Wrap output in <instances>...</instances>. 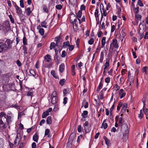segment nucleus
<instances>
[{
    "instance_id": "f257e3e1",
    "label": "nucleus",
    "mask_w": 148,
    "mask_h": 148,
    "mask_svg": "<svg viewBox=\"0 0 148 148\" xmlns=\"http://www.w3.org/2000/svg\"><path fill=\"white\" fill-rule=\"evenodd\" d=\"M13 115L10 112L7 114L1 112L0 114V127L3 129L5 128L8 125L10 124L13 120Z\"/></svg>"
},
{
    "instance_id": "f03ea898",
    "label": "nucleus",
    "mask_w": 148,
    "mask_h": 148,
    "mask_svg": "<svg viewBox=\"0 0 148 148\" xmlns=\"http://www.w3.org/2000/svg\"><path fill=\"white\" fill-rule=\"evenodd\" d=\"M121 129L124 131L122 139L124 141H126L128 139L129 133L127 125L126 123L123 124L121 126Z\"/></svg>"
},
{
    "instance_id": "7ed1b4c3",
    "label": "nucleus",
    "mask_w": 148,
    "mask_h": 148,
    "mask_svg": "<svg viewBox=\"0 0 148 148\" xmlns=\"http://www.w3.org/2000/svg\"><path fill=\"white\" fill-rule=\"evenodd\" d=\"M51 103L53 104H55L58 101L57 94L56 91H53L51 95Z\"/></svg>"
},
{
    "instance_id": "20e7f679",
    "label": "nucleus",
    "mask_w": 148,
    "mask_h": 148,
    "mask_svg": "<svg viewBox=\"0 0 148 148\" xmlns=\"http://www.w3.org/2000/svg\"><path fill=\"white\" fill-rule=\"evenodd\" d=\"M70 21L71 23L73 25V27L75 25L77 27V17L75 14H73L70 17Z\"/></svg>"
},
{
    "instance_id": "39448f33",
    "label": "nucleus",
    "mask_w": 148,
    "mask_h": 148,
    "mask_svg": "<svg viewBox=\"0 0 148 148\" xmlns=\"http://www.w3.org/2000/svg\"><path fill=\"white\" fill-rule=\"evenodd\" d=\"M21 138V134L19 133H17L16 140L14 142V144L16 145H18L20 142Z\"/></svg>"
},
{
    "instance_id": "423d86ee",
    "label": "nucleus",
    "mask_w": 148,
    "mask_h": 148,
    "mask_svg": "<svg viewBox=\"0 0 148 148\" xmlns=\"http://www.w3.org/2000/svg\"><path fill=\"white\" fill-rule=\"evenodd\" d=\"M112 46L116 49H118L119 48V45L116 39H114L112 40V42L110 45V50Z\"/></svg>"
},
{
    "instance_id": "0eeeda50",
    "label": "nucleus",
    "mask_w": 148,
    "mask_h": 148,
    "mask_svg": "<svg viewBox=\"0 0 148 148\" xmlns=\"http://www.w3.org/2000/svg\"><path fill=\"white\" fill-rule=\"evenodd\" d=\"M6 47V45L4 43H0V52H2L4 50H7V47Z\"/></svg>"
},
{
    "instance_id": "6e6552de",
    "label": "nucleus",
    "mask_w": 148,
    "mask_h": 148,
    "mask_svg": "<svg viewBox=\"0 0 148 148\" xmlns=\"http://www.w3.org/2000/svg\"><path fill=\"white\" fill-rule=\"evenodd\" d=\"M12 41L9 40H7L5 43V44L6 45V46L7 47V49L11 48L12 47Z\"/></svg>"
},
{
    "instance_id": "1a4fd4ad",
    "label": "nucleus",
    "mask_w": 148,
    "mask_h": 148,
    "mask_svg": "<svg viewBox=\"0 0 148 148\" xmlns=\"http://www.w3.org/2000/svg\"><path fill=\"white\" fill-rule=\"evenodd\" d=\"M15 7L16 10V13L18 15H20L22 14V11L21 8L17 6L16 4L15 5Z\"/></svg>"
},
{
    "instance_id": "9d476101",
    "label": "nucleus",
    "mask_w": 148,
    "mask_h": 148,
    "mask_svg": "<svg viewBox=\"0 0 148 148\" xmlns=\"http://www.w3.org/2000/svg\"><path fill=\"white\" fill-rule=\"evenodd\" d=\"M127 105L126 103H124L123 104L121 109V112L122 113H124L127 108Z\"/></svg>"
},
{
    "instance_id": "9b49d317",
    "label": "nucleus",
    "mask_w": 148,
    "mask_h": 148,
    "mask_svg": "<svg viewBox=\"0 0 148 148\" xmlns=\"http://www.w3.org/2000/svg\"><path fill=\"white\" fill-rule=\"evenodd\" d=\"M82 15V11L81 10H79L78 12L77 13V18H78V19L79 21V23L80 24H81V21H80L79 18H80Z\"/></svg>"
},
{
    "instance_id": "f8f14e48",
    "label": "nucleus",
    "mask_w": 148,
    "mask_h": 148,
    "mask_svg": "<svg viewBox=\"0 0 148 148\" xmlns=\"http://www.w3.org/2000/svg\"><path fill=\"white\" fill-rule=\"evenodd\" d=\"M109 62H110V60L109 59L106 60V61L105 62V64L104 65V69H107L109 66Z\"/></svg>"
},
{
    "instance_id": "ddd939ff",
    "label": "nucleus",
    "mask_w": 148,
    "mask_h": 148,
    "mask_svg": "<svg viewBox=\"0 0 148 148\" xmlns=\"http://www.w3.org/2000/svg\"><path fill=\"white\" fill-rule=\"evenodd\" d=\"M44 58L45 61L49 62L51 60V57L50 55L47 54L44 56Z\"/></svg>"
},
{
    "instance_id": "4468645a",
    "label": "nucleus",
    "mask_w": 148,
    "mask_h": 148,
    "mask_svg": "<svg viewBox=\"0 0 148 148\" xmlns=\"http://www.w3.org/2000/svg\"><path fill=\"white\" fill-rule=\"evenodd\" d=\"M102 9L103 10V12L102 13L101 9L100 8V10L101 14V21L102 20L103 16H107V12L106 10H104V9Z\"/></svg>"
},
{
    "instance_id": "2eb2a0df",
    "label": "nucleus",
    "mask_w": 148,
    "mask_h": 148,
    "mask_svg": "<svg viewBox=\"0 0 148 148\" xmlns=\"http://www.w3.org/2000/svg\"><path fill=\"white\" fill-rule=\"evenodd\" d=\"M106 37H103L101 40V48H103L104 47L106 43Z\"/></svg>"
},
{
    "instance_id": "dca6fc26",
    "label": "nucleus",
    "mask_w": 148,
    "mask_h": 148,
    "mask_svg": "<svg viewBox=\"0 0 148 148\" xmlns=\"http://www.w3.org/2000/svg\"><path fill=\"white\" fill-rule=\"evenodd\" d=\"M25 12L26 15L27 16H29L31 14L32 11L31 10V8L29 7L27 8L25 10Z\"/></svg>"
},
{
    "instance_id": "f3484780",
    "label": "nucleus",
    "mask_w": 148,
    "mask_h": 148,
    "mask_svg": "<svg viewBox=\"0 0 148 148\" xmlns=\"http://www.w3.org/2000/svg\"><path fill=\"white\" fill-rule=\"evenodd\" d=\"M104 58V54L103 51H101L100 53L99 62L101 63H102Z\"/></svg>"
},
{
    "instance_id": "a211bd4d",
    "label": "nucleus",
    "mask_w": 148,
    "mask_h": 148,
    "mask_svg": "<svg viewBox=\"0 0 148 148\" xmlns=\"http://www.w3.org/2000/svg\"><path fill=\"white\" fill-rule=\"evenodd\" d=\"M134 79L132 77V78H130L128 77V82H130V86H132L134 84Z\"/></svg>"
},
{
    "instance_id": "6ab92c4d",
    "label": "nucleus",
    "mask_w": 148,
    "mask_h": 148,
    "mask_svg": "<svg viewBox=\"0 0 148 148\" xmlns=\"http://www.w3.org/2000/svg\"><path fill=\"white\" fill-rule=\"evenodd\" d=\"M64 67V64H62L59 66V70L61 73L63 72Z\"/></svg>"
},
{
    "instance_id": "aec40b11",
    "label": "nucleus",
    "mask_w": 148,
    "mask_h": 148,
    "mask_svg": "<svg viewBox=\"0 0 148 148\" xmlns=\"http://www.w3.org/2000/svg\"><path fill=\"white\" fill-rule=\"evenodd\" d=\"M88 112L87 111L85 110L83 112L82 114L81 115L83 118H86L88 116Z\"/></svg>"
},
{
    "instance_id": "412c9836",
    "label": "nucleus",
    "mask_w": 148,
    "mask_h": 148,
    "mask_svg": "<svg viewBox=\"0 0 148 148\" xmlns=\"http://www.w3.org/2000/svg\"><path fill=\"white\" fill-rule=\"evenodd\" d=\"M103 139H104L106 143L108 146L110 145V141L106 137L104 136L103 137Z\"/></svg>"
},
{
    "instance_id": "4be33fe9",
    "label": "nucleus",
    "mask_w": 148,
    "mask_h": 148,
    "mask_svg": "<svg viewBox=\"0 0 148 148\" xmlns=\"http://www.w3.org/2000/svg\"><path fill=\"white\" fill-rule=\"evenodd\" d=\"M46 122L48 124H51L52 122V120L50 116H49L47 117V120H46Z\"/></svg>"
},
{
    "instance_id": "5701e85b",
    "label": "nucleus",
    "mask_w": 148,
    "mask_h": 148,
    "mask_svg": "<svg viewBox=\"0 0 148 148\" xmlns=\"http://www.w3.org/2000/svg\"><path fill=\"white\" fill-rule=\"evenodd\" d=\"M33 140L35 142L37 143L38 142V137L36 134H35L33 136Z\"/></svg>"
},
{
    "instance_id": "b1692460",
    "label": "nucleus",
    "mask_w": 148,
    "mask_h": 148,
    "mask_svg": "<svg viewBox=\"0 0 148 148\" xmlns=\"http://www.w3.org/2000/svg\"><path fill=\"white\" fill-rule=\"evenodd\" d=\"M77 0H69V4L71 5L74 6L77 3Z\"/></svg>"
},
{
    "instance_id": "393cba45",
    "label": "nucleus",
    "mask_w": 148,
    "mask_h": 148,
    "mask_svg": "<svg viewBox=\"0 0 148 148\" xmlns=\"http://www.w3.org/2000/svg\"><path fill=\"white\" fill-rule=\"evenodd\" d=\"M23 53L24 54V55L25 56L27 54V48L26 46H23Z\"/></svg>"
},
{
    "instance_id": "a878e982",
    "label": "nucleus",
    "mask_w": 148,
    "mask_h": 148,
    "mask_svg": "<svg viewBox=\"0 0 148 148\" xmlns=\"http://www.w3.org/2000/svg\"><path fill=\"white\" fill-rule=\"evenodd\" d=\"M49 114V113L47 111L44 112L42 115V118H45Z\"/></svg>"
},
{
    "instance_id": "bb28decb",
    "label": "nucleus",
    "mask_w": 148,
    "mask_h": 148,
    "mask_svg": "<svg viewBox=\"0 0 148 148\" xmlns=\"http://www.w3.org/2000/svg\"><path fill=\"white\" fill-rule=\"evenodd\" d=\"M88 121H86L84 124V130H85V132H90V131L89 130H88V131H87V130L86 129V128L85 127L88 126Z\"/></svg>"
},
{
    "instance_id": "cd10ccee",
    "label": "nucleus",
    "mask_w": 148,
    "mask_h": 148,
    "mask_svg": "<svg viewBox=\"0 0 148 148\" xmlns=\"http://www.w3.org/2000/svg\"><path fill=\"white\" fill-rule=\"evenodd\" d=\"M98 12V8H96L95 12V16L96 20L99 17Z\"/></svg>"
},
{
    "instance_id": "c85d7f7f",
    "label": "nucleus",
    "mask_w": 148,
    "mask_h": 148,
    "mask_svg": "<svg viewBox=\"0 0 148 148\" xmlns=\"http://www.w3.org/2000/svg\"><path fill=\"white\" fill-rule=\"evenodd\" d=\"M30 74L29 75L30 76H33L34 77H35L36 75L34 71V70H33L32 69H31V70H30Z\"/></svg>"
},
{
    "instance_id": "c756f323",
    "label": "nucleus",
    "mask_w": 148,
    "mask_h": 148,
    "mask_svg": "<svg viewBox=\"0 0 148 148\" xmlns=\"http://www.w3.org/2000/svg\"><path fill=\"white\" fill-rule=\"evenodd\" d=\"M51 75L55 78H57L58 77V76L56 75L55 71H51Z\"/></svg>"
},
{
    "instance_id": "7c9ffc66",
    "label": "nucleus",
    "mask_w": 148,
    "mask_h": 148,
    "mask_svg": "<svg viewBox=\"0 0 148 148\" xmlns=\"http://www.w3.org/2000/svg\"><path fill=\"white\" fill-rule=\"evenodd\" d=\"M4 144V140L3 138H0V148H3Z\"/></svg>"
},
{
    "instance_id": "2f4dec72",
    "label": "nucleus",
    "mask_w": 148,
    "mask_h": 148,
    "mask_svg": "<svg viewBox=\"0 0 148 148\" xmlns=\"http://www.w3.org/2000/svg\"><path fill=\"white\" fill-rule=\"evenodd\" d=\"M70 45L69 42V41H67L66 42H64L63 43L62 46L63 47H65L66 46H69Z\"/></svg>"
},
{
    "instance_id": "473e14b6",
    "label": "nucleus",
    "mask_w": 148,
    "mask_h": 148,
    "mask_svg": "<svg viewBox=\"0 0 148 148\" xmlns=\"http://www.w3.org/2000/svg\"><path fill=\"white\" fill-rule=\"evenodd\" d=\"M39 32L42 36L44 34V30L42 28H40L39 29Z\"/></svg>"
},
{
    "instance_id": "72a5a7b5",
    "label": "nucleus",
    "mask_w": 148,
    "mask_h": 148,
    "mask_svg": "<svg viewBox=\"0 0 148 148\" xmlns=\"http://www.w3.org/2000/svg\"><path fill=\"white\" fill-rule=\"evenodd\" d=\"M144 38L146 39H148V28L146 29V32L145 34Z\"/></svg>"
},
{
    "instance_id": "f704fd0d",
    "label": "nucleus",
    "mask_w": 148,
    "mask_h": 148,
    "mask_svg": "<svg viewBox=\"0 0 148 148\" xmlns=\"http://www.w3.org/2000/svg\"><path fill=\"white\" fill-rule=\"evenodd\" d=\"M139 7H137L136 8L134 7L133 8V10L135 13H137L139 11Z\"/></svg>"
},
{
    "instance_id": "c9c22d12",
    "label": "nucleus",
    "mask_w": 148,
    "mask_h": 148,
    "mask_svg": "<svg viewBox=\"0 0 148 148\" xmlns=\"http://www.w3.org/2000/svg\"><path fill=\"white\" fill-rule=\"evenodd\" d=\"M23 42L24 45L27 44V39L25 36H24L23 38Z\"/></svg>"
},
{
    "instance_id": "e433bc0d",
    "label": "nucleus",
    "mask_w": 148,
    "mask_h": 148,
    "mask_svg": "<svg viewBox=\"0 0 148 148\" xmlns=\"http://www.w3.org/2000/svg\"><path fill=\"white\" fill-rule=\"evenodd\" d=\"M65 82V79H63L60 80L59 82V84L60 85H63Z\"/></svg>"
},
{
    "instance_id": "4c0bfd02",
    "label": "nucleus",
    "mask_w": 148,
    "mask_h": 148,
    "mask_svg": "<svg viewBox=\"0 0 148 148\" xmlns=\"http://www.w3.org/2000/svg\"><path fill=\"white\" fill-rule=\"evenodd\" d=\"M123 104L121 102L119 103V104L117 106V110H120V108L122 106Z\"/></svg>"
},
{
    "instance_id": "58836bf2",
    "label": "nucleus",
    "mask_w": 148,
    "mask_h": 148,
    "mask_svg": "<svg viewBox=\"0 0 148 148\" xmlns=\"http://www.w3.org/2000/svg\"><path fill=\"white\" fill-rule=\"evenodd\" d=\"M124 82V80L123 77H121L119 80V84H123Z\"/></svg>"
},
{
    "instance_id": "ea45409f",
    "label": "nucleus",
    "mask_w": 148,
    "mask_h": 148,
    "mask_svg": "<svg viewBox=\"0 0 148 148\" xmlns=\"http://www.w3.org/2000/svg\"><path fill=\"white\" fill-rule=\"evenodd\" d=\"M55 46V44L53 42H52L50 44V49L51 50Z\"/></svg>"
},
{
    "instance_id": "a19ab883",
    "label": "nucleus",
    "mask_w": 148,
    "mask_h": 148,
    "mask_svg": "<svg viewBox=\"0 0 148 148\" xmlns=\"http://www.w3.org/2000/svg\"><path fill=\"white\" fill-rule=\"evenodd\" d=\"M110 80V77H108L105 79V82L107 83H109Z\"/></svg>"
},
{
    "instance_id": "79ce46f5",
    "label": "nucleus",
    "mask_w": 148,
    "mask_h": 148,
    "mask_svg": "<svg viewBox=\"0 0 148 148\" xmlns=\"http://www.w3.org/2000/svg\"><path fill=\"white\" fill-rule=\"evenodd\" d=\"M67 54V53L65 51H63L61 54V57L62 58H64Z\"/></svg>"
},
{
    "instance_id": "37998d69",
    "label": "nucleus",
    "mask_w": 148,
    "mask_h": 148,
    "mask_svg": "<svg viewBox=\"0 0 148 148\" xmlns=\"http://www.w3.org/2000/svg\"><path fill=\"white\" fill-rule=\"evenodd\" d=\"M102 127L104 129H106L108 127V124L106 123H103L102 124Z\"/></svg>"
},
{
    "instance_id": "c03bdc74",
    "label": "nucleus",
    "mask_w": 148,
    "mask_h": 148,
    "mask_svg": "<svg viewBox=\"0 0 148 148\" xmlns=\"http://www.w3.org/2000/svg\"><path fill=\"white\" fill-rule=\"evenodd\" d=\"M104 93L101 92L99 94V96L100 99L101 100L103 98Z\"/></svg>"
},
{
    "instance_id": "a18cd8bd",
    "label": "nucleus",
    "mask_w": 148,
    "mask_h": 148,
    "mask_svg": "<svg viewBox=\"0 0 148 148\" xmlns=\"http://www.w3.org/2000/svg\"><path fill=\"white\" fill-rule=\"evenodd\" d=\"M94 41V39L91 38L88 42V44L90 45H92L93 44Z\"/></svg>"
},
{
    "instance_id": "49530a36",
    "label": "nucleus",
    "mask_w": 148,
    "mask_h": 148,
    "mask_svg": "<svg viewBox=\"0 0 148 148\" xmlns=\"http://www.w3.org/2000/svg\"><path fill=\"white\" fill-rule=\"evenodd\" d=\"M143 116V114L141 110H140V113L138 115V117L140 119H142Z\"/></svg>"
},
{
    "instance_id": "de8ad7c7",
    "label": "nucleus",
    "mask_w": 148,
    "mask_h": 148,
    "mask_svg": "<svg viewBox=\"0 0 148 148\" xmlns=\"http://www.w3.org/2000/svg\"><path fill=\"white\" fill-rule=\"evenodd\" d=\"M115 30V25H112V24H111V33L113 32Z\"/></svg>"
},
{
    "instance_id": "09e8293b",
    "label": "nucleus",
    "mask_w": 148,
    "mask_h": 148,
    "mask_svg": "<svg viewBox=\"0 0 148 148\" xmlns=\"http://www.w3.org/2000/svg\"><path fill=\"white\" fill-rule=\"evenodd\" d=\"M60 39V36H57L55 38V41H56V44L59 41Z\"/></svg>"
},
{
    "instance_id": "8fccbe9b",
    "label": "nucleus",
    "mask_w": 148,
    "mask_h": 148,
    "mask_svg": "<svg viewBox=\"0 0 148 148\" xmlns=\"http://www.w3.org/2000/svg\"><path fill=\"white\" fill-rule=\"evenodd\" d=\"M46 23L45 21L42 22L41 24V26L42 27L46 28H47V26H46Z\"/></svg>"
},
{
    "instance_id": "3c124183",
    "label": "nucleus",
    "mask_w": 148,
    "mask_h": 148,
    "mask_svg": "<svg viewBox=\"0 0 148 148\" xmlns=\"http://www.w3.org/2000/svg\"><path fill=\"white\" fill-rule=\"evenodd\" d=\"M9 17L12 23H14V19L12 18V16L11 15H10L9 16Z\"/></svg>"
},
{
    "instance_id": "603ef678",
    "label": "nucleus",
    "mask_w": 148,
    "mask_h": 148,
    "mask_svg": "<svg viewBox=\"0 0 148 148\" xmlns=\"http://www.w3.org/2000/svg\"><path fill=\"white\" fill-rule=\"evenodd\" d=\"M102 29L103 30H105L106 28V25H105V23L103 22L101 25Z\"/></svg>"
},
{
    "instance_id": "864d4df0",
    "label": "nucleus",
    "mask_w": 148,
    "mask_h": 148,
    "mask_svg": "<svg viewBox=\"0 0 148 148\" xmlns=\"http://www.w3.org/2000/svg\"><path fill=\"white\" fill-rule=\"evenodd\" d=\"M68 100V98L67 97H64L63 99V103L64 105L66 104L67 103Z\"/></svg>"
},
{
    "instance_id": "5fc2aeb1",
    "label": "nucleus",
    "mask_w": 148,
    "mask_h": 148,
    "mask_svg": "<svg viewBox=\"0 0 148 148\" xmlns=\"http://www.w3.org/2000/svg\"><path fill=\"white\" fill-rule=\"evenodd\" d=\"M138 3L139 5L140 6L142 7L143 6V4L141 0H138Z\"/></svg>"
},
{
    "instance_id": "6e6d98bb",
    "label": "nucleus",
    "mask_w": 148,
    "mask_h": 148,
    "mask_svg": "<svg viewBox=\"0 0 148 148\" xmlns=\"http://www.w3.org/2000/svg\"><path fill=\"white\" fill-rule=\"evenodd\" d=\"M113 69H110V70L108 71V73L109 74V75H110V76H111L112 77V73L113 72Z\"/></svg>"
},
{
    "instance_id": "4d7b16f0",
    "label": "nucleus",
    "mask_w": 148,
    "mask_h": 148,
    "mask_svg": "<svg viewBox=\"0 0 148 148\" xmlns=\"http://www.w3.org/2000/svg\"><path fill=\"white\" fill-rule=\"evenodd\" d=\"M83 137L82 136V135H80L78 137L77 140V143H79L80 140L82 139Z\"/></svg>"
},
{
    "instance_id": "13d9d810",
    "label": "nucleus",
    "mask_w": 148,
    "mask_h": 148,
    "mask_svg": "<svg viewBox=\"0 0 148 148\" xmlns=\"http://www.w3.org/2000/svg\"><path fill=\"white\" fill-rule=\"evenodd\" d=\"M56 8L57 9L60 10L62 8V6L61 5H58L56 6Z\"/></svg>"
},
{
    "instance_id": "bf43d9fd",
    "label": "nucleus",
    "mask_w": 148,
    "mask_h": 148,
    "mask_svg": "<svg viewBox=\"0 0 148 148\" xmlns=\"http://www.w3.org/2000/svg\"><path fill=\"white\" fill-rule=\"evenodd\" d=\"M114 87L115 90L116 91L119 90L120 88L119 86L116 84L114 85Z\"/></svg>"
},
{
    "instance_id": "052dcab7",
    "label": "nucleus",
    "mask_w": 148,
    "mask_h": 148,
    "mask_svg": "<svg viewBox=\"0 0 148 148\" xmlns=\"http://www.w3.org/2000/svg\"><path fill=\"white\" fill-rule=\"evenodd\" d=\"M58 109V105H56L55 106L54 108H53V110L54 111H57Z\"/></svg>"
},
{
    "instance_id": "680f3d73",
    "label": "nucleus",
    "mask_w": 148,
    "mask_h": 148,
    "mask_svg": "<svg viewBox=\"0 0 148 148\" xmlns=\"http://www.w3.org/2000/svg\"><path fill=\"white\" fill-rule=\"evenodd\" d=\"M49 133V130L48 129H46L45 130V135L47 136L48 135Z\"/></svg>"
},
{
    "instance_id": "e2e57ef3",
    "label": "nucleus",
    "mask_w": 148,
    "mask_h": 148,
    "mask_svg": "<svg viewBox=\"0 0 148 148\" xmlns=\"http://www.w3.org/2000/svg\"><path fill=\"white\" fill-rule=\"evenodd\" d=\"M74 48V46L73 45H70L69 46V51L72 50Z\"/></svg>"
},
{
    "instance_id": "0e129e2a",
    "label": "nucleus",
    "mask_w": 148,
    "mask_h": 148,
    "mask_svg": "<svg viewBox=\"0 0 148 148\" xmlns=\"http://www.w3.org/2000/svg\"><path fill=\"white\" fill-rule=\"evenodd\" d=\"M45 119H42L40 122L39 125H40L41 126L43 124H44L45 123Z\"/></svg>"
},
{
    "instance_id": "69168bd1",
    "label": "nucleus",
    "mask_w": 148,
    "mask_h": 148,
    "mask_svg": "<svg viewBox=\"0 0 148 148\" xmlns=\"http://www.w3.org/2000/svg\"><path fill=\"white\" fill-rule=\"evenodd\" d=\"M20 6L22 8H23L24 7V4L23 0H20Z\"/></svg>"
},
{
    "instance_id": "338daca9",
    "label": "nucleus",
    "mask_w": 148,
    "mask_h": 148,
    "mask_svg": "<svg viewBox=\"0 0 148 148\" xmlns=\"http://www.w3.org/2000/svg\"><path fill=\"white\" fill-rule=\"evenodd\" d=\"M125 95V93L124 92L123 93L120 94L119 95V96L121 99L123 97H124Z\"/></svg>"
},
{
    "instance_id": "774afa93",
    "label": "nucleus",
    "mask_w": 148,
    "mask_h": 148,
    "mask_svg": "<svg viewBox=\"0 0 148 148\" xmlns=\"http://www.w3.org/2000/svg\"><path fill=\"white\" fill-rule=\"evenodd\" d=\"M36 143L35 142L33 143L32 144V148H36Z\"/></svg>"
}]
</instances>
